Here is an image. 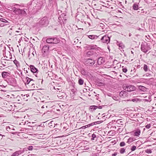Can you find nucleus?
<instances>
[{
	"instance_id": "nucleus-1",
	"label": "nucleus",
	"mask_w": 156,
	"mask_h": 156,
	"mask_svg": "<svg viewBox=\"0 0 156 156\" xmlns=\"http://www.w3.org/2000/svg\"><path fill=\"white\" fill-rule=\"evenodd\" d=\"M14 6L15 7L12 9V10L16 14L24 16H26L27 15V12L28 11V9L25 8L24 5L16 4Z\"/></svg>"
},
{
	"instance_id": "nucleus-2",
	"label": "nucleus",
	"mask_w": 156,
	"mask_h": 156,
	"mask_svg": "<svg viewBox=\"0 0 156 156\" xmlns=\"http://www.w3.org/2000/svg\"><path fill=\"white\" fill-rule=\"evenodd\" d=\"M151 49L149 43L145 42L142 43L141 45V50L144 53H146Z\"/></svg>"
},
{
	"instance_id": "nucleus-3",
	"label": "nucleus",
	"mask_w": 156,
	"mask_h": 156,
	"mask_svg": "<svg viewBox=\"0 0 156 156\" xmlns=\"http://www.w3.org/2000/svg\"><path fill=\"white\" fill-rule=\"evenodd\" d=\"M46 41L48 43L56 44L59 42V40L56 37H52L48 38Z\"/></svg>"
},
{
	"instance_id": "nucleus-4",
	"label": "nucleus",
	"mask_w": 156,
	"mask_h": 156,
	"mask_svg": "<svg viewBox=\"0 0 156 156\" xmlns=\"http://www.w3.org/2000/svg\"><path fill=\"white\" fill-rule=\"evenodd\" d=\"M39 23L41 25L47 26L48 23V18L46 17H43L39 21Z\"/></svg>"
},
{
	"instance_id": "nucleus-5",
	"label": "nucleus",
	"mask_w": 156,
	"mask_h": 156,
	"mask_svg": "<svg viewBox=\"0 0 156 156\" xmlns=\"http://www.w3.org/2000/svg\"><path fill=\"white\" fill-rule=\"evenodd\" d=\"M125 90L128 92H130L134 90L136 87L135 86L132 85H125L124 87Z\"/></svg>"
},
{
	"instance_id": "nucleus-6",
	"label": "nucleus",
	"mask_w": 156,
	"mask_h": 156,
	"mask_svg": "<svg viewBox=\"0 0 156 156\" xmlns=\"http://www.w3.org/2000/svg\"><path fill=\"white\" fill-rule=\"evenodd\" d=\"M101 41L103 43H108L110 41V38L107 35H105L101 38Z\"/></svg>"
},
{
	"instance_id": "nucleus-7",
	"label": "nucleus",
	"mask_w": 156,
	"mask_h": 156,
	"mask_svg": "<svg viewBox=\"0 0 156 156\" xmlns=\"http://www.w3.org/2000/svg\"><path fill=\"white\" fill-rule=\"evenodd\" d=\"M49 49V47L48 45H46L44 46L42 49V53L43 56H45L46 55Z\"/></svg>"
},
{
	"instance_id": "nucleus-8",
	"label": "nucleus",
	"mask_w": 156,
	"mask_h": 156,
	"mask_svg": "<svg viewBox=\"0 0 156 156\" xmlns=\"http://www.w3.org/2000/svg\"><path fill=\"white\" fill-rule=\"evenodd\" d=\"M86 63L88 65L92 66L95 63V61L91 59H88L86 61Z\"/></svg>"
},
{
	"instance_id": "nucleus-9",
	"label": "nucleus",
	"mask_w": 156,
	"mask_h": 156,
	"mask_svg": "<svg viewBox=\"0 0 156 156\" xmlns=\"http://www.w3.org/2000/svg\"><path fill=\"white\" fill-rule=\"evenodd\" d=\"M32 80V79H30L28 77H27L24 80V82L25 84H29L30 83L31 81Z\"/></svg>"
},
{
	"instance_id": "nucleus-10",
	"label": "nucleus",
	"mask_w": 156,
	"mask_h": 156,
	"mask_svg": "<svg viewBox=\"0 0 156 156\" xmlns=\"http://www.w3.org/2000/svg\"><path fill=\"white\" fill-rule=\"evenodd\" d=\"M141 131L139 129H137L134 131V136L138 137L140 135Z\"/></svg>"
},
{
	"instance_id": "nucleus-11",
	"label": "nucleus",
	"mask_w": 156,
	"mask_h": 156,
	"mask_svg": "<svg viewBox=\"0 0 156 156\" xmlns=\"http://www.w3.org/2000/svg\"><path fill=\"white\" fill-rule=\"evenodd\" d=\"M104 62V60L102 57H101L98 58L97 63L98 65H101Z\"/></svg>"
},
{
	"instance_id": "nucleus-12",
	"label": "nucleus",
	"mask_w": 156,
	"mask_h": 156,
	"mask_svg": "<svg viewBox=\"0 0 156 156\" xmlns=\"http://www.w3.org/2000/svg\"><path fill=\"white\" fill-rule=\"evenodd\" d=\"M5 55L6 57L7 58H9L11 59L12 55L11 53L9 51H7L6 52H5Z\"/></svg>"
},
{
	"instance_id": "nucleus-13",
	"label": "nucleus",
	"mask_w": 156,
	"mask_h": 156,
	"mask_svg": "<svg viewBox=\"0 0 156 156\" xmlns=\"http://www.w3.org/2000/svg\"><path fill=\"white\" fill-rule=\"evenodd\" d=\"M30 69L31 71L33 73H35L37 71V69L33 65H30Z\"/></svg>"
},
{
	"instance_id": "nucleus-14",
	"label": "nucleus",
	"mask_w": 156,
	"mask_h": 156,
	"mask_svg": "<svg viewBox=\"0 0 156 156\" xmlns=\"http://www.w3.org/2000/svg\"><path fill=\"white\" fill-rule=\"evenodd\" d=\"M127 92L125 91H122L119 93L120 96L124 98L126 96Z\"/></svg>"
},
{
	"instance_id": "nucleus-15",
	"label": "nucleus",
	"mask_w": 156,
	"mask_h": 156,
	"mask_svg": "<svg viewBox=\"0 0 156 156\" xmlns=\"http://www.w3.org/2000/svg\"><path fill=\"white\" fill-rule=\"evenodd\" d=\"M9 74V73L6 72H3L2 74V77L4 78H6Z\"/></svg>"
},
{
	"instance_id": "nucleus-16",
	"label": "nucleus",
	"mask_w": 156,
	"mask_h": 156,
	"mask_svg": "<svg viewBox=\"0 0 156 156\" xmlns=\"http://www.w3.org/2000/svg\"><path fill=\"white\" fill-rule=\"evenodd\" d=\"M135 140V139L134 138L131 137H130L128 140L127 143L130 144L133 141H134Z\"/></svg>"
},
{
	"instance_id": "nucleus-17",
	"label": "nucleus",
	"mask_w": 156,
	"mask_h": 156,
	"mask_svg": "<svg viewBox=\"0 0 156 156\" xmlns=\"http://www.w3.org/2000/svg\"><path fill=\"white\" fill-rule=\"evenodd\" d=\"M94 125V123H90V124H89L88 125H86V126H82L81 127V128H82V129H85L87 127H90V126H93Z\"/></svg>"
},
{
	"instance_id": "nucleus-18",
	"label": "nucleus",
	"mask_w": 156,
	"mask_h": 156,
	"mask_svg": "<svg viewBox=\"0 0 156 156\" xmlns=\"http://www.w3.org/2000/svg\"><path fill=\"white\" fill-rule=\"evenodd\" d=\"M122 120L121 119H119L117 120L116 121V124L119 125V126H120V125H122L123 122L122 121H121Z\"/></svg>"
},
{
	"instance_id": "nucleus-19",
	"label": "nucleus",
	"mask_w": 156,
	"mask_h": 156,
	"mask_svg": "<svg viewBox=\"0 0 156 156\" xmlns=\"http://www.w3.org/2000/svg\"><path fill=\"white\" fill-rule=\"evenodd\" d=\"M21 154L20 151H16L11 156H18Z\"/></svg>"
},
{
	"instance_id": "nucleus-20",
	"label": "nucleus",
	"mask_w": 156,
	"mask_h": 156,
	"mask_svg": "<svg viewBox=\"0 0 156 156\" xmlns=\"http://www.w3.org/2000/svg\"><path fill=\"white\" fill-rule=\"evenodd\" d=\"M118 45L119 46V49L120 50L123 49L124 48V45L122 42L120 43Z\"/></svg>"
},
{
	"instance_id": "nucleus-21",
	"label": "nucleus",
	"mask_w": 156,
	"mask_h": 156,
	"mask_svg": "<svg viewBox=\"0 0 156 156\" xmlns=\"http://www.w3.org/2000/svg\"><path fill=\"white\" fill-rule=\"evenodd\" d=\"M32 80L29 84V86H31L32 88H34V81L33 79Z\"/></svg>"
},
{
	"instance_id": "nucleus-22",
	"label": "nucleus",
	"mask_w": 156,
	"mask_h": 156,
	"mask_svg": "<svg viewBox=\"0 0 156 156\" xmlns=\"http://www.w3.org/2000/svg\"><path fill=\"white\" fill-rule=\"evenodd\" d=\"M139 89L140 90H141L143 91H146V88L142 86H140L139 87Z\"/></svg>"
},
{
	"instance_id": "nucleus-23",
	"label": "nucleus",
	"mask_w": 156,
	"mask_h": 156,
	"mask_svg": "<svg viewBox=\"0 0 156 156\" xmlns=\"http://www.w3.org/2000/svg\"><path fill=\"white\" fill-rule=\"evenodd\" d=\"M14 63L16 65L17 67H19L20 66V65L19 62L16 60L14 61Z\"/></svg>"
},
{
	"instance_id": "nucleus-24",
	"label": "nucleus",
	"mask_w": 156,
	"mask_h": 156,
	"mask_svg": "<svg viewBox=\"0 0 156 156\" xmlns=\"http://www.w3.org/2000/svg\"><path fill=\"white\" fill-rule=\"evenodd\" d=\"M88 37L91 39H94L97 37V36L94 35H89L88 36Z\"/></svg>"
},
{
	"instance_id": "nucleus-25",
	"label": "nucleus",
	"mask_w": 156,
	"mask_h": 156,
	"mask_svg": "<svg viewBox=\"0 0 156 156\" xmlns=\"http://www.w3.org/2000/svg\"><path fill=\"white\" fill-rule=\"evenodd\" d=\"M97 106L95 105L91 106L90 107V109L92 110H94L97 108Z\"/></svg>"
},
{
	"instance_id": "nucleus-26",
	"label": "nucleus",
	"mask_w": 156,
	"mask_h": 156,
	"mask_svg": "<svg viewBox=\"0 0 156 156\" xmlns=\"http://www.w3.org/2000/svg\"><path fill=\"white\" fill-rule=\"evenodd\" d=\"M84 81L83 80L80 78L78 80V83L80 85H82L83 84Z\"/></svg>"
},
{
	"instance_id": "nucleus-27",
	"label": "nucleus",
	"mask_w": 156,
	"mask_h": 156,
	"mask_svg": "<svg viewBox=\"0 0 156 156\" xmlns=\"http://www.w3.org/2000/svg\"><path fill=\"white\" fill-rule=\"evenodd\" d=\"M94 54V52L92 51V50H90V51H88L87 53V55H93Z\"/></svg>"
},
{
	"instance_id": "nucleus-28",
	"label": "nucleus",
	"mask_w": 156,
	"mask_h": 156,
	"mask_svg": "<svg viewBox=\"0 0 156 156\" xmlns=\"http://www.w3.org/2000/svg\"><path fill=\"white\" fill-rule=\"evenodd\" d=\"M133 8L134 10L138 9V5L136 4H134L133 5Z\"/></svg>"
},
{
	"instance_id": "nucleus-29",
	"label": "nucleus",
	"mask_w": 156,
	"mask_h": 156,
	"mask_svg": "<svg viewBox=\"0 0 156 156\" xmlns=\"http://www.w3.org/2000/svg\"><path fill=\"white\" fill-rule=\"evenodd\" d=\"M113 99L116 101H119V97L116 96H114L112 97Z\"/></svg>"
},
{
	"instance_id": "nucleus-30",
	"label": "nucleus",
	"mask_w": 156,
	"mask_h": 156,
	"mask_svg": "<svg viewBox=\"0 0 156 156\" xmlns=\"http://www.w3.org/2000/svg\"><path fill=\"white\" fill-rule=\"evenodd\" d=\"M125 151V149L124 148H122L120 149V152L121 154L124 153Z\"/></svg>"
},
{
	"instance_id": "nucleus-31",
	"label": "nucleus",
	"mask_w": 156,
	"mask_h": 156,
	"mask_svg": "<svg viewBox=\"0 0 156 156\" xmlns=\"http://www.w3.org/2000/svg\"><path fill=\"white\" fill-rule=\"evenodd\" d=\"M144 101H149L151 102V96H149L148 97V99H144Z\"/></svg>"
},
{
	"instance_id": "nucleus-32",
	"label": "nucleus",
	"mask_w": 156,
	"mask_h": 156,
	"mask_svg": "<svg viewBox=\"0 0 156 156\" xmlns=\"http://www.w3.org/2000/svg\"><path fill=\"white\" fill-rule=\"evenodd\" d=\"M145 152L148 154H150L152 153V151L150 149H147L145 151Z\"/></svg>"
},
{
	"instance_id": "nucleus-33",
	"label": "nucleus",
	"mask_w": 156,
	"mask_h": 156,
	"mask_svg": "<svg viewBox=\"0 0 156 156\" xmlns=\"http://www.w3.org/2000/svg\"><path fill=\"white\" fill-rule=\"evenodd\" d=\"M81 73L82 74L85 75L87 74V73L85 72L84 69H83L81 70Z\"/></svg>"
},
{
	"instance_id": "nucleus-34",
	"label": "nucleus",
	"mask_w": 156,
	"mask_h": 156,
	"mask_svg": "<svg viewBox=\"0 0 156 156\" xmlns=\"http://www.w3.org/2000/svg\"><path fill=\"white\" fill-rule=\"evenodd\" d=\"M136 149V147L135 146H132L130 149V150L132 151H135Z\"/></svg>"
},
{
	"instance_id": "nucleus-35",
	"label": "nucleus",
	"mask_w": 156,
	"mask_h": 156,
	"mask_svg": "<svg viewBox=\"0 0 156 156\" xmlns=\"http://www.w3.org/2000/svg\"><path fill=\"white\" fill-rule=\"evenodd\" d=\"M144 69L146 72L147 71L148 68L147 66L146 65H144Z\"/></svg>"
},
{
	"instance_id": "nucleus-36",
	"label": "nucleus",
	"mask_w": 156,
	"mask_h": 156,
	"mask_svg": "<svg viewBox=\"0 0 156 156\" xmlns=\"http://www.w3.org/2000/svg\"><path fill=\"white\" fill-rule=\"evenodd\" d=\"M0 20L1 21L4 23H7V21L5 19L2 18H0Z\"/></svg>"
},
{
	"instance_id": "nucleus-37",
	"label": "nucleus",
	"mask_w": 156,
	"mask_h": 156,
	"mask_svg": "<svg viewBox=\"0 0 156 156\" xmlns=\"http://www.w3.org/2000/svg\"><path fill=\"white\" fill-rule=\"evenodd\" d=\"M151 126V125L150 124H149L145 126V127L147 129H149Z\"/></svg>"
},
{
	"instance_id": "nucleus-38",
	"label": "nucleus",
	"mask_w": 156,
	"mask_h": 156,
	"mask_svg": "<svg viewBox=\"0 0 156 156\" xmlns=\"http://www.w3.org/2000/svg\"><path fill=\"white\" fill-rule=\"evenodd\" d=\"M125 145V143L124 142H121L120 144V145L121 147H123Z\"/></svg>"
},
{
	"instance_id": "nucleus-39",
	"label": "nucleus",
	"mask_w": 156,
	"mask_h": 156,
	"mask_svg": "<svg viewBox=\"0 0 156 156\" xmlns=\"http://www.w3.org/2000/svg\"><path fill=\"white\" fill-rule=\"evenodd\" d=\"M146 2L147 3H150L152 2L153 0H145Z\"/></svg>"
},
{
	"instance_id": "nucleus-40",
	"label": "nucleus",
	"mask_w": 156,
	"mask_h": 156,
	"mask_svg": "<svg viewBox=\"0 0 156 156\" xmlns=\"http://www.w3.org/2000/svg\"><path fill=\"white\" fill-rule=\"evenodd\" d=\"M33 148V147L32 146H29L28 147V149L29 150H32Z\"/></svg>"
},
{
	"instance_id": "nucleus-41",
	"label": "nucleus",
	"mask_w": 156,
	"mask_h": 156,
	"mask_svg": "<svg viewBox=\"0 0 156 156\" xmlns=\"http://www.w3.org/2000/svg\"><path fill=\"white\" fill-rule=\"evenodd\" d=\"M127 70L126 68H123L122 71L123 72L126 73L127 72Z\"/></svg>"
},
{
	"instance_id": "nucleus-42",
	"label": "nucleus",
	"mask_w": 156,
	"mask_h": 156,
	"mask_svg": "<svg viewBox=\"0 0 156 156\" xmlns=\"http://www.w3.org/2000/svg\"><path fill=\"white\" fill-rule=\"evenodd\" d=\"M94 45H89V48L90 49H92V48H94Z\"/></svg>"
},
{
	"instance_id": "nucleus-43",
	"label": "nucleus",
	"mask_w": 156,
	"mask_h": 156,
	"mask_svg": "<svg viewBox=\"0 0 156 156\" xmlns=\"http://www.w3.org/2000/svg\"><path fill=\"white\" fill-rule=\"evenodd\" d=\"M62 95H61V94H60V93H59L58 94L57 96L59 98H60V99H61L62 98Z\"/></svg>"
},
{
	"instance_id": "nucleus-44",
	"label": "nucleus",
	"mask_w": 156,
	"mask_h": 156,
	"mask_svg": "<svg viewBox=\"0 0 156 156\" xmlns=\"http://www.w3.org/2000/svg\"><path fill=\"white\" fill-rule=\"evenodd\" d=\"M92 140H94V138L96 137V135L95 134H93L92 135Z\"/></svg>"
},
{
	"instance_id": "nucleus-45",
	"label": "nucleus",
	"mask_w": 156,
	"mask_h": 156,
	"mask_svg": "<svg viewBox=\"0 0 156 156\" xmlns=\"http://www.w3.org/2000/svg\"><path fill=\"white\" fill-rule=\"evenodd\" d=\"M117 155V153L115 152L114 154H112V156H116Z\"/></svg>"
},
{
	"instance_id": "nucleus-46",
	"label": "nucleus",
	"mask_w": 156,
	"mask_h": 156,
	"mask_svg": "<svg viewBox=\"0 0 156 156\" xmlns=\"http://www.w3.org/2000/svg\"><path fill=\"white\" fill-rule=\"evenodd\" d=\"M97 106V108H98L99 109H101L102 108V106Z\"/></svg>"
},
{
	"instance_id": "nucleus-47",
	"label": "nucleus",
	"mask_w": 156,
	"mask_h": 156,
	"mask_svg": "<svg viewBox=\"0 0 156 156\" xmlns=\"http://www.w3.org/2000/svg\"><path fill=\"white\" fill-rule=\"evenodd\" d=\"M131 35H132V34L131 33H129V37L131 36Z\"/></svg>"
},
{
	"instance_id": "nucleus-48",
	"label": "nucleus",
	"mask_w": 156,
	"mask_h": 156,
	"mask_svg": "<svg viewBox=\"0 0 156 156\" xmlns=\"http://www.w3.org/2000/svg\"><path fill=\"white\" fill-rule=\"evenodd\" d=\"M22 29V28H19V29H18V30H21Z\"/></svg>"
},
{
	"instance_id": "nucleus-49",
	"label": "nucleus",
	"mask_w": 156,
	"mask_h": 156,
	"mask_svg": "<svg viewBox=\"0 0 156 156\" xmlns=\"http://www.w3.org/2000/svg\"><path fill=\"white\" fill-rule=\"evenodd\" d=\"M16 32H17V33H20V31H17V30L16 31Z\"/></svg>"
},
{
	"instance_id": "nucleus-50",
	"label": "nucleus",
	"mask_w": 156,
	"mask_h": 156,
	"mask_svg": "<svg viewBox=\"0 0 156 156\" xmlns=\"http://www.w3.org/2000/svg\"><path fill=\"white\" fill-rule=\"evenodd\" d=\"M100 83H100H99V85H99V86H101V85H102V83Z\"/></svg>"
},
{
	"instance_id": "nucleus-51",
	"label": "nucleus",
	"mask_w": 156,
	"mask_h": 156,
	"mask_svg": "<svg viewBox=\"0 0 156 156\" xmlns=\"http://www.w3.org/2000/svg\"><path fill=\"white\" fill-rule=\"evenodd\" d=\"M5 136L4 135H2V134H0V136Z\"/></svg>"
},
{
	"instance_id": "nucleus-52",
	"label": "nucleus",
	"mask_w": 156,
	"mask_h": 156,
	"mask_svg": "<svg viewBox=\"0 0 156 156\" xmlns=\"http://www.w3.org/2000/svg\"><path fill=\"white\" fill-rule=\"evenodd\" d=\"M131 53L132 54H133V52L132 51H131Z\"/></svg>"
},
{
	"instance_id": "nucleus-53",
	"label": "nucleus",
	"mask_w": 156,
	"mask_h": 156,
	"mask_svg": "<svg viewBox=\"0 0 156 156\" xmlns=\"http://www.w3.org/2000/svg\"><path fill=\"white\" fill-rule=\"evenodd\" d=\"M24 41H27V40H26V39L25 38H24Z\"/></svg>"
},
{
	"instance_id": "nucleus-54",
	"label": "nucleus",
	"mask_w": 156,
	"mask_h": 156,
	"mask_svg": "<svg viewBox=\"0 0 156 156\" xmlns=\"http://www.w3.org/2000/svg\"><path fill=\"white\" fill-rule=\"evenodd\" d=\"M42 108H44V106H43L42 107H41Z\"/></svg>"
},
{
	"instance_id": "nucleus-55",
	"label": "nucleus",
	"mask_w": 156,
	"mask_h": 156,
	"mask_svg": "<svg viewBox=\"0 0 156 156\" xmlns=\"http://www.w3.org/2000/svg\"><path fill=\"white\" fill-rule=\"evenodd\" d=\"M94 67H97V66H95V65H94Z\"/></svg>"
},
{
	"instance_id": "nucleus-56",
	"label": "nucleus",
	"mask_w": 156,
	"mask_h": 156,
	"mask_svg": "<svg viewBox=\"0 0 156 156\" xmlns=\"http://www.w3.org/2000/svg\"><path fill=\"white\" fill-rule=\"evenodd\" d=\"M0 26H4V25H3L1 26V24H0Z\"/></svg>"
},
{
	"instance_id": "nucleus-57",
	"label": "nucleus",
	"mask_w": 156,
	"mask_h": 156,
	"mask_svg": "<svg viewBox=\"0 0 156 156\" xmlns=\"http://www.w3.org/2000/svg\"><path fill=\"white\" fill-rule=\"evenodd\" d=\"M145 128H144V129H143L144 130H145Z\"/></svg>"
},
{
	"instance_id": "nucleus-58",
	"label": "nucleus",
	"mask_w": 156,
	"mask_h": 156,
	"mask_svg": "<svg viewBox=\"0 0 156 156\" xmlns=\"http://www.w3.org/2000/svg\"><path fill=\"white\" fill-rule=\"evenodd\" d=\"M20 33H21V34H19L20 35V34H22V33H21V32Z\"/></svg>"
},
{
	"instance_id": "nucleus-59",
	"label": "nucleus",
	"mask_w": 156,
	"mask_h": 156,
	"mask_svg": "<svg viewBox=\"0 0 156 156\" xmlns=\"http://www.w3.org/2000/svg\"><path fill=\"white\" fill-rule=\"evenodd\" d=\"M152 109H154V107H152Z\"/></svg>"
},
{
	"instance_id": "nucleus-60",
	"label": "nucleus",
	"mask_w": 156,
	"mask_h": 156,
	"mask_svg": "<svg viewBox=\"0 0 156 156\" xmlns=\"http://www.w3.org/2000/svg\"><path fill=\"white\" fill-rule=\"evenodd\" d=\"M20 39L22 40V37H21V38H20Z\"/></svg>"
},
{
	"instance_id": "nucleus-61",
	"label": "nucleus",
	"mask_w": 156,
	"mask_h": 156,
	"mask_svg": "<svg viewBox=\"0 0 156 156\" xmlns=\"http://www.w3.org/2000/svg\"><path fill=\"white\" fill-rule=\"evenodd\" d=\"M4 50H3V52H4Z\"/></svg>"
},
{
	"instance_id": "nucleus-62",
	"label": "nucleus",
	"mask_w": 156,
	"mask_h": 156,
	"mask_svg": "<svg viewBox=\"0 0 156 156\" xmlns=\"http://www.w3.org/2000/svg\"><path fill=\"white\" fill-rule=\"evenodd\" d=\"M12 28H11V30H12Z\"/></svg>"
}]
</instances>
